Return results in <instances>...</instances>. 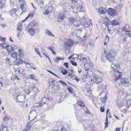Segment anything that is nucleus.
I'll return each instance as SVG.
<instances>
[{"instance_id": "5fc2aeb1", "label": "nucleus", "mask_w": 131, "mask_h": 131, "mask_svg": "<svg viewBox=\"0 0 131 131\" xmlns=\"http://www.w3.org/2000/svg\"><path fill=\"white\" fill-rule=\"evenodd\" d=\"M48 71L51 74H52L54 75H55L56 76V77H57V75L55 74L54 73H53V72H52L50 71H49V70H48Z\"/></svg>"}, {"instance_id": "f03ea898", "label": "nucleus", "mask_w": 131, "mask_h": 131, "mask_svg": "<svg viewBox=\"0 0 131 131\" xmlns=\"http://www.w3.org/2000/svg\"><path fill=\"white\" fill-rule=\"evenodd\" d=\"M115 51L113 50H110L109 52L105 56L106 59L109 61H112L116 56Z\"/></svg>"}, {"instance_id": "c756f323", "label": "nucleus", "mask_w": 131, "mask_h": 131, "mask_svg": "<svg viewBox=\"0 0 131 131\" xmlns=\"http://www.w3.org/2000/svg\"><path fill=\"white\" fill-rule=\"evenodd\" d=\"M35 50L36 53L39 56L41 57L39 49L35 47Z\"/></svg>"}, {"instance_id": "ddd939ff", "label": "nucleus", "mask_w": 131, "mask_h": 131, "mask_svg": "<svg viewBox=\"0 0 131 131\" xmlns=\"http://www.w3.org/2000/svg\"><path fill=\"white\" fill-rule=\"evenodd\" d=\"M14 62L15 64L18 66L22 64L23 62V60L21 59H17Z\"/></svg>"}, {"instance_id": "49530a36", "label": "nucleus", "mask_w": 131, "mask_h": 131, "mask_svg": "<svg viewBox=\"0 0 131 131\" xmlns=\"http://www.w3.org/2000/svg\"><path fill=\"white\" fill-rule=\"evenodd\" d=\"M68 64V62H65L63 64L67 68H69Z\"/></svg>"}, {"instance_id": "a878e982", "label": "nucleus", "mask_w": 131, "mask_h": 131, "mask_svg": "<svg viewBox=\"0 0 131 131\" xmlns=\"http://www.w3.org/2000/svg\"><path fill=\"white\" fill-rule=\"evenodd\" d=\"M18 53L19 56L22 57L23 56L24 52L23 50L20 49H19L18 50Z\"/></svg>"}, {"instance_id": "3c124183", "label": "nucleus", "mask_w": 131, "mask_h": 131, "mask_svg": "<svg viewBox=\"0 0 131 131\" xmlns=\"http://www.w3.org/2000/svg\"><path fill=\"white\" fill-rule=\"evenodd\" d=\"M7 52L9 53H10L11 51V48H8L7 49Z\"/></svg>"}, {"instance_id": "a18cd8bd", "label": "nucleus", "mask_w": 131, "mask_h": 131, "mask_svg": "<svg viewBox=\"0 0 131 131\" xmlns=\"http://www.w3.org/2000/svg\"><path fill=\"white\" fill-rule=\"evenodd\" d=\"M106 38L105 39V42H108L109 40V37L108 36H106Z\"/></svg>"}, {"instance_id": "37998d69", "label": "nucleus", "mask_w": 131, "mask_h": 131, "mask_svg": "<svg viewBox=\"0 0 131 131\" xmlns=\"http://www.w3.org/2000/svg\"><path fill=\"white\" fill-rule=\"evenodd\" d=\"M31 126L29 125H26V127L25 129L27 131H28L30 129Z\"/></svg>"}, {"instance_id": "bb28decb", "label": "nucleus", "mask_w": 131, "mask_h": 131, "mask_svg": "<svg viewBox=\"0 0 131 131\" xmlns=\"http://www.w3.org/2000/svg\"><path fill=\"white\" fill-rule=\"evenodd\" d=\"M61 72L62 74L63 75H66L67 73V71L65 69L63 68L62 67H61Z\"/></svg>"}, {"instance_id": "0e129e2a", "label": "nucleus", "mask_w": 131, "mask_h": 131, "mask_svg": "<svg viewBox=\"0 0 131 131\" xmlns=\"http://www.w3.org/2000/svg\"><path fill=\"white\" fill-rule=\"evenodd\" d=\"M125 35L126 36H128L130 37H131V34L130 33H126Z\"/></svg>"}, {"instance_id": "79ce46f5", "label": "nucleus", "mask_w": 131, "mask_h": 131, "mask_svg": "<svg viewBox=\"0 0 131 131\" xmlns=\"http://www.w3.org/2000/svg\"><path fill=\"white\" fill-rule=\"evenodd\" d=\"M70 62L73 66H76L77 65V62L72 60H70Z\"/></svg>"}, {"instance_id": "412c9836", "label": "nucleus", "mask_w": 131, "mask_h": 131, "mask_svg": "<svg viewBox=\"0 0 131 131\" xmlns=\"http://www.w3.org/2000/svg\"><path fill=\"white\" fill-rule=\"evenodd\" d=\"M117 104L119 108H121L122 106L124 105V104L123 102H122L119 100H117Z\"/></svg>"}, {"instance_id": "f3484780", "label": "nucleus", "mask_w": 131, "mask_h": 131, "mask_svg": "<svg viewBox=\"0 0 131 131\" xmlns=\"http://www.w3.org/2000/svg\"><path fill=\"white\" fill-rule=\"evenodd\" d=\"M126 106L127 108H129L131 105V99L126 100Z\"/></svg>"}, {"instance_id": "de8ad7c7", "label": "nucleus", "mask_w": 131, "mask_h": 131, "mask_svg": "<svg viewBox=\"0 0 131 131\" xmlns=\"http://www.w3.org/2000/svg\"><path fill=\"white\" fill-rule=\"evenodd\" d=\"M59 82L60 83H61L63 85H64L65 86L67 85V84L65 82L61 80H59Z\"/></svg>"}, {"instance_id": "6ab92c4d", "label": "nucleus", "mask_w": 131, "mask_h": 131, "mask_svg": "<svg viewBox=\"0 0 131 131\" xmlns=\"http://www.w3.org/2000/svg\"><path fill=\"white\" fill-rule=\"evenodd\" d=\"M28 31L30 33L32 36H33L35 35V30L33 28H29Z\"/></svg>"}, {"instance_id": "473e14b6", "label": "nucleus", "mask_w": 131, "mask_h": 131, "mask_svg": "<svg viewBox=\"0 0 131 131\" xmlns=\"http://www.w3.org/2000/svg\"><path fill=\"white\" fill-rule=\"evenodd\" d=\"M31 91V90L29 88H28L25 90L26 93L28 95Z\"/></svg>"}, {"instance_id": "c03bdc74", "label": "nucleus", "mask_w": 131, "mask_h": 131, "mask_svg": "<svg viewBox=\"0 0 131 131\" xmlns=\"http://www.w3.org/2000/svg\"><path fill=\"white\" fill-rule=\"evenodd\" d=\"M5 44L6 43H1L0 45L1 46L3 47L4 48H6V47H5Z\"/></svg>"}, {"instance_id": "a211bd4d", "label": "nucleus", "mask_w": 131, "mask_h": 131, "mask_svg": "<svg viewBox=\"0 0 131 131\" xmlns=\"http://www.w3.org/2000/svg\"><path fill=\"white\" fill-rule=\"evenodd\" d=\"M23 26L20 22L18 23L17 29L18 30L21 31L23 29Z\"/></svg>"}, {"instance_id": "bf43d9fd", "label": "nucleus", "mask_w": 131, "mask_h": 131, "mask_svg": "<svg viewBox=\"0 0 131 131\" xmlns=\"http://www.w3.org/2000/svg\"><path fill=\"white\" fill-rule=\"evenodd\" d=\"M1 25L2 27L4 28L6 26V24H2Z\"/></svg>"}, {"instance_id": "69168bd1", "label": "nucleus", "mask_w": 131, "mask_h": 131, "mask_svg": "<svg viewBox=\"0 0 131 131\" xmlns=\"http://www.w3.org/2000/svg\"><path fill=\"white\" fill-rule=\"evenodd\" d=\"M74 79L76 80V81L78 82L80 80V79H78L76 77L74 78Z\"/></svg>"}, {"instance_id": "f8f14e48", "label": "nucleus", "mask_w": 131, "mask_h": 131, "mask_svg": "<svg viewBox=\"0 0 131 131\" xmlns=\"http://www.w3.org/2000/svg\"><path fill=\"white\" fill-rule=\"evenodd\" d=\"M98 11L101 14H104L106 12V9L102 7H100L99 8Z\"/></svg>"}, {"instance_id": "393cba45", "label": "nucleus", "mask_w": 131, "mask_h": 131, "mask_svg": "<svg viewBox=\"0 0 131 131\" xmlns=\"http://www.w3.org/2000/svg\"><path fill=\"white\" fill-rule=\"evenodd\" d=\"M47 48L51 50L53 54L54 55L56 54V52L53 50V46H52L51 47H48Z\"/></svg>"}, {"instance_id": "2f4dec72", "label": "nucleus", "mask_w": 131, "mask_h": 131, "mask_svg": "<svg viewBox=\"0 0 131 131\" xmlns=\"http://www.w3.org/2000/svg\"><path fill=\"white\" fill-rule=\"evenodd\" d=\"M122 28L123 31H125L126 32H130V31L129 30V28L127 27L124 26L122 27Z\"/></svg>"}, {"instance_id": "39448f33", "label": "nucleus", "mask_w": 131, "mask_h": 131, "mask_svg": "<svg viewBox=\"0 0 131 131\" xmlns=\"http://www.w3.org/2000/svg\"><path fill=\"white\" fill-rule=\"evenodd\" d=\"M100 95H102L101 97L100 98L101 101L103 103H105L107 99L106 94L105 93L103 92L101 93Z\"/></svg>"}, {"instance_id": "4d7b16f0", "label": "nucleus", "mask_w": 131, "mask_h": 131, "mask_svg": "<svg viewBox=\"0 0 131 131\" xmlns=\"http://www.w3.org/2000/svg\"><path fill=\"white\" fill-rule=\"evenodd\" d=\"M100 109L101 111V112H104V109L103 107H101L100 108Z\"/></svg>"}, {"instance_id": "864d4df0", "label": "nucleus", "mask_w": 131, "mask_h": 131, "mask_svg": "<svg viewBox=\"0 0 131 131\" xmlns=\"http://www.w3.org/2000/svg\"><path fill=\"white\" fill-rule=\"evenodd\" d=\"M66 129L64 127H62L60 131H67Z\"/></svg>"}, {"instance_id": "052dcab7", "label": "nucleus", "mask_w": 131, "mask_h": 131, "mask_svg": "<svg viewBox=\"0 0 131 131\" xmlns=\"http://www.w3.org/2000/svg\"><path fill=\"white\" fill-rule=\"evenodd\" d=\"M39 105V107H42L43 106V104H42V103H38V104Z\"/></svg>"}, {"instance_id": "dca6fc26", "label": "nucleus", "mask_w": 131, "mask_h": 131, "mask_svg": "<svg viewBox=\"0 0 131 131\" xmlns=\"http://www.w3.org/2000/svg\"><path fill=\"white\" fill-rule=\"evenodd\" d=\"M94 75L92 71H89L86 73V76L87 77L92 78V77H93Z\"/></svg>"}, {"instance_id": "e2e57ef3", "label": "nucleus", "mask_w": 131, "mask_h": 131, "mask_svg": "<svg viewBox=\"0 0 131 131\" xmlns=\"http://www.w3.org/2000/svg\"><path fill=\"white\" fill-rule=\"evenodd\" d=\"M24 64L26 65H29V66H30V64L27 61H25L24 62Z\"/></svg>"}, {"instance_id": "1a4fd4ad", "label": "nucleus", "mask_w": 131, "mask_h": 131, "mask_svg": "<svg viewBox=\"0 0 131 131\" xmlns=\"http://www.w3.org/2000/svg\"><path fill=\"white\" fill-rule=\"evenodd\" d=\"M94 79L95 80V82L97 84L101 82L102 81V79L99 77L94 74L93 76Z\"/></svg>"}, {"instance_id": "20e7f679", "label": "nucleus", "mask_w": 131, "mask_h": 131, "mask_svg": "<svg viewBox=\"0 0 131 131\" xmlns=\"http://www.w3.org/2000/svg\"><path fill=\"white\" fill-rule=\"evenodd\" d=\"M120 82L122 84L125 86H127L129 83L128 80L126 78H122L120 80Z\"/></svg>"}, {"instance_id": "c9c22d12", "label": "nucleus", "mask_w": 131, "mask_h": 131, "mask_svg": "<svg viewBox=\"0 0 131 131\" xmlns=\"http://www.w3.org/2000/svg\"><path fill=\"white\" fill-rule=\"evenodd\" d=\"M33 16V15L32 14H29L28 15V16L26 18L23 20H22L21 21V22H23L25 21L26 20H27L28 18L30 17H32Z\"/></svg>"}, {"instance_id": "423d86ee", "label": "nucleus", "mask_w": 131, "mask_h": 131, "mask_svg": "<svg viewBox=\"0 0 131 131\" xmlns=\"http://www.w3.org/2000/svg\"><path fill=\"white\" fill-rule=\"evenodd\" d=\"M108 10V14L111 16H114L117 15V13L115 10L112 8H109Z\"/></svg>"}, {"instance_id": "8fccbe9b", "label": "nucleus", "mask_w": 131, "mask_h": 131, "mask_svg": "<svg viewBox=\"0 0 131 131\" xmlns=\"http://www.w3.org/2000/svg\"><path fill=\"white\" fill-rule=\"evenodd\" d=\"M38 104V103H36L34 104V107H36V108H39V105Z\"/></svg>"}, {"instance_id": "0eeeda50", "label": "nucleus", "mask_w": 131, "mask_h": 131, "mask_svg": "<svg viewBox=\"0 0 131 131\" xmlns=\"http://www.w3.org/2000/svg\"><path fill=\"white\" fill-rule=\"evenodd\" d=\"M25 97L24 95L19 94L17 96L16 99V101L21 103L23 102L24 99Z\"/></svg>"}, {"instance_id": "58836bf2", "label": "nucleus", "mask_w": 131, "mask_h": 131, "mask_svg": "<svg viewBox=\"0 0 131 131\" xmlns=\"http://www.w3.org/2000/svg\"><path fill=\"white\" fill-rule=\"evenodd\" d=\"M33 92L35 94H36L39 92V89L38 88H36L33 90Z\"/></svg>"}, {"instance_id": "603ef678", "label": "nucleus", "mask_w": 131, "mask_h": 131, "mask_svg": "<svg viewBox=\"0 0 131 131\" xmlns=\"http://www.w3.org/2000/svg\"><path fill=\"white\" fill-rule=\"evenodd\" d=\"M43 54L46 57H47V58H48L49 60V61L50 62H51L50 58L48 55H46L45 53H43Z\"/></svg>"}, {"instance_id": "6e6552de", "label": "nucleus", "mask_w": 131, "mask_h": 131, "mask_svg": "<svg viewBox=\"0 0 131 131\" xmlns=\"http://www.w3.org/2000/svg\"><path fill=\"white\" fill-rule=\"evenodd\" d=\"M73 43V40L71 38L66 40L64 42L65 45L68 47H70L72 45Z\"/></svg>"}, {"instance_id": "13d9d810", "label": "nucleus", "mask_w": 131, "mask_h": 131, "mask_svg": "<svg viewBox=\"0 0 131 131\" xmlns=\"http://www.w3.org/2000/svg\"><path fill=\"white\" fill-rule=\"evenodd\" d=\"M105 128L106 127H107L108 126V122H105Z\"/></svg>"}, {"instance_id": "9b49d317", "label": "nucleus", "mask_w": 131, "mask_h": 131, "mask_svg": "<svg viewBox=\"0 0 131 131\" xmlns=\"http://www.w3.org/2000/svg\"><path fill=\"white\" fill-rule=\"evenodd\" d=\"M66 17L65 14L62 15L61 14H59L58 17L57 18V21H58L60 22L62 21L64 18Z\"/></svg>"}, {"instance_id": "f704fd0d", "label": "nucleus", "mask_w": 131, "mask_h": 131, "mask_svg": "<svg viewBox=\"0 0 131 131\" xmlns=\"http://www.w3.org/2000/svg\"><path fill=\"white\" fill-rule=\"evenodd\" d=\"M6 126L2 125L1 128V131H6Z\"/></svg>"}, {"instance_id": "aec40b11", "label": "nucleus", "mask_w": 131, "mask_h": 131, "mask_svg": "<svg viewBox=\"0 0 131 131\" xmlns=\"http://www.w3.org/2000/svg\"><path fill=\"white\" fill-rule=\"evenodd\" d=\"M90 20L85 21L83 22L82 25L84 27H87L90 25Z\"/></svg>"}, {"instance_id": "ea45409f", "label": "nucleus", "mask_w": 131, "mask_h": 131, "mask_svg": "<svg viewBox=\"0 0 131 131\" xmlns=\"http://www.w3.org/2000/svg\"><path fill=\"white\" fill-rule=\"evenodd\" d=\"M49 12H50L49 11V9H47L46 10H45L43 14L44 15H47L49 13Z\"/></svg>"}, {"instance_id": "4468645a", "label": "nucleus", "mask_w": 131, "mask_h": 131, "mask_svg": "<svg viewBox=\"0 0 131 131\" xmlns=\"http://www.w3.org/2000/svg\"><path fill=\"white\" fill-rule=\"evenodd\" d=\"M16 9L15 8L9 11V13L11 16L13 17H15L16 16Z\"/></svg>"}, {"instance_id": "a19ab883", "label": "nucleus", "mask_w": 131, "mask_h": 131, "mask_svg": "<svg viewBox=\"0 0 131 131\" xmlns=\"http://www.w3.org/2000/svg\"><path fill=\"white\" fill-rule=\"evenodd\" d=\"M68 90L69 91L70 93H74L73 91L72 88L71 87H68Z\"/></svg>"}, {"instance_id": "9d476101", "label": "nucleus", "mask_w": 131, "mask_h": 131, "mask_svg": "<svg viewBox=\"0 0 131 131\" xmlns=\"http://www.w3.org/2000/svg\"><path fill=\"white\" fill-rule=\"evenodd\" d=\"M36 117L37 115L36 111H31L30 112L29 114V118L30 117L32 118H34L33 119H34Z\"/></svg>"}, {"instance_id": "5701e85b", "label": "nucleus", "mask_w": 131, "mask_h": 131, "mask_svg": "<svg viewBox=\"0 0 131 131\" xmlns=\"http://www.w3.org/2000/svg\"><path fill=\"white\" fill-rule=\"evenodd\" d=\"M49 100V98H47L46 97H43L42 100L41 102L43 103L44 104H46L47 101H48Z\"/></svg>"}, {"instance_id": "6e6d98bb", "label": "nucleus", "mask_w": 131, "mask_h": 131, "mask_svg": "<svg viewBox=\"0 0 131 131\" xmlns=\"http://www.w3.org/2000/svg\"><path fill=\"white\" fill-rule=\"evenodd\" d=\"M6 62L7 63H10V59L8 58H7L6 59Z\"/></svg>"}, {"instance_id": "c85d7f7f", "label": "nucleus", "mask_w": 131, "mask_h": 131, "mask_svg": "<svg viewBox=\"0 0 131 131\" xmlns=\"http://www.w3.org/2000/svg\"><path fill=\"white\" fill-rule=\"evenodd\" d=\"M28 78L31 79L33 80H34L37 81V80L36 79V78L34 75H28Z\"/></svg>"}, {"instance_id": "f257e3e1", "label": "nucleus", "mask_w": 131, "mask_h": 131, "mask_svg": "<svg viewBox=\"0 0 131 131\" xmlns=\"http://www.w3.org/2000/svg\"><path fill=\"white\" fill-rule=\"evenodd\" d=\"M111 67L114 72H115V75L116 76L115 78L116 80H117L119 79L122 74L121 72H119L117 70L119 67V64L118 62L116 60L114 61L111 64Z\"/></svg>"}, {"instance_id": "72a5a7b5", "label": "nucleus", "mask_w": 131, "mask_h": 131, "mask_svg": "<svg viewBox=\"0 0 131 131\" xmlns=\"http://www.w3.org/2000/svg\"><path fill=\"white\" fill-rule=\"evenodd\" d=\"M37 3L39 5H43L44 2L42 0H37Z\"/></svg>"}, {"instance_id": "2eb2a0df", "label": "nucleus", "mask_w": 131, "mask_h": 131, "mask_svg": "<svg viewBox=\"0 0 131 131\" xmlns=\"http://www.w3.org/2000/svg\"><path fill=\"white\" fill-rule=\"evenodd\" d=\"M77 9L80 12H84V8L82 6L81 4H79V6L78 5H77Z\"/></svg>"}, {"instance_id": "7c9ffc66", "label": "nucleus", "mask_w": 131, "mask_h": 131, "mask_svg": "<svg viewBox=\"0 0 131 131\" xmlns=\"http://www.w3.org/2000/svg\"><path fill=\"white\" fill-rule=\"evenodd\" d=\"M78 104L80 105L82 107L84 106V104L83 102L81 100L79 101L77 103Z\"/></svg>"}, {"instance_id": "09e8293b", "label": "nucleus", "mask_w": 131, "mask_h": 131, "mask_svg": "<svg viewBox=\"0 0 131 131\" xmlns=\"http://www.w3.org/2000/svg\"><path fill=\"white\" fill-rule=\"evenodd\" d=\"M36 108L35 107H34V106L33 105L31 108V110H32V111H35L36 110H37Z\"/></svg>"}, {"instance_id": "7ed1b4c3", "label": "nucleus", "mask_w": 131, "mask_h": 131, "mask_svg": "<svg viewBox=\"0 0 131 131\" xmlns=\"http://www.w3.org/2000/svg\"><path fill=\"white\" fill-rule=\"evenodd\" d=\"M69 23H73L74 26L75 27L79 26L81 23V21L76 20L72 17H70L69 18Z\"/></svg>"}, {"instance_id": "680f3d73", "label": "nucleus", "mask_w": 131, "mask_h": 131, "mask_svg": "<svg viewBox=\"0 0 131 131\" xmlns=\"http://www.w3.org/2000/svg\"><path fill=\"white\" fill-rule=\"evenodd\" d=\"M3 119L5 121H8L9 119V118L8 117H4V118H3Z\"/></svg>"}, {"instance_id": "338daca9", "label": "nucleus", "mask_w": 131, "mask_h": 131, "mask_svg": "<svg viewBox=\"0 0 131 131\" xmlns=\"http://www.w3.org/2000/svg\"><path fill=\"white\" fill-rule=\"evenodd\" d=\"M38 88L36 87V86L35 85H34L33 86H32V90H33V89H35V88Z\"/></svg>"}, {"instance_id": "4be33fe9", "label": "nucleus", "mask_w": 131, "mask_h": 131, "mask_svg": "<svg viewBox=\"0 0 131 131\" xmlns=\"http://www.w3.org/2000/svg\"><path fill=\"white\" fill-rule=\"evenodd\" d=\"M45 32L46 34H47L49 36L52 37H54V35L51 33L50 31L48 29H46L45 31Z\"/></svg>"}, {"instance_id": "cd10ccee", "label": "nucleus", "mask_w": 131, "mask_h": 131, "mask_svg": "<svg viewBox=\"0 0 131 131\" xmlns=\"http://www.w3.org/2000/svg\"><path fill=\"white\" fill-rule=\"evenodd\" d=\"M112 24L114 26H115L119 24V23L117 22L116 20H112L111 21Z\"/></svg>"}, {"instance_id": "b1692460", "label": "nucleus", "mask_w": 131, "mask_h": 131, "mask_svg": "<svg viewBox=\"0 0 131 131\" xmlns=\"http://www.w3.org/2000/svg\"><path fill=\"white\" fill-rule=\"evenodd\" d=\"M64 59L63 58H62L60 57H57L54 59V61L56 62L57 63L60 60H64Z\"/></svg>"}, {"instance_id": "4c0bfd02", "label": "nucleus", "mask_w": 131, "mask_h": 131, "mask_svg": "<svg viewBox=\"0 0 131 131\" xmlns=\"http://www.w3.org/2000/svg\"><path fill=\"white\" fill-rule=\"evenodd\" d=\"M21 9L23 11L21 13L20 15H21L26 10V8L24 7H23V4H22L21 6Z\"/></svg>"}, {"instance_id": "774afa93", "label": "nucleus", "mask_w": 131, "mask_h": 131, "mask_svg": "<svg viewBox=\"0 0 131 131\" xmlns=\"http://www.w3.org/2000/svg\"><path fill=\"white\" fill-rule=\"evenodd\" d=\"M72 35H73V36H76V33L74 32H73L72 33Z\"/></svg>"}, {"instance_id": "e433bc0d", "label": "nucleus", "mask_w": 131, "mask_h": 131, "mask_svg": "<svg viewBox=\"0 0 131 131\" xmlns=\"http://www.w3.org/2000/svg\"><path fill=\"white\" fill-rule=\"evenodd\" d=\"M11 56L13 58H15L17 56V52H14L11 53Z\"/></svg>"}]
</instances>
